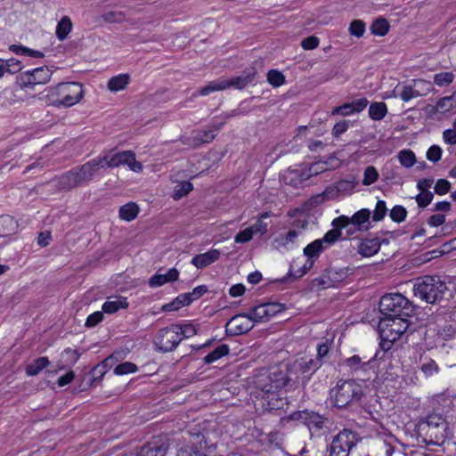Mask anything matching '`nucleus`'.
Returning <instances> with one entry per match:
<instances>
[{
	"mask_svg": "<svg viewBox=\"0 0 456 456\" xmlns=\"http://www.w3.org/2000/svg\"><path fill=\"white\" fill-rule=\"evenodd\" d=\"M119 166H127L131 171L135 173H140L142 170V163L135 159V155L133 151L110 152L103 157H98L78 168H74L65 173L60 177L59 183L61 189L69 190L97 178L109 167Z\"/></svg>",
	"mask_w": 456,
	"mask_h": 456,
	"instance_id": "nucleus-1",
	"label": "nucleus"
},
{
	"mask_svg": "<svg viewBox=\"0 0 456 456\" xmlns=\"http://www.w3.org/2000/svg\"><path fill=\"white\" fill-rule=\"evenodd\" d=\"M415 429L426 444L441 445L447 437L448 424L442 414L433 412L419 419Z\"/></svg>",
	"mask_w": 456,
	"mask_h": 456,
	"instance_id": "nucleus-2",
	"label": "nucleus"
},
{
	"mask_svg": "<svg viewBox=\"0 0 456 456\" xmlns=\"http://www.w3.org/2000/svg\"><path fill=\"white\" fill-rule=\"evenodd\" d=\"M447 290L446 283L438 276L419 277L413 285L414 296L428 304H435L444 298Z\"/></svg>",
	"mask_w": 456,
	"mask_h": 456,
	"instance_id": "nucleus-3",
	"label": "nucleus"
},
{
	"mask_svg": "<svg viewBox=\"0 0 456 456\" xmlns=\"http://www.w3.org/2000/svg\"><path fill=\"white\" fill-rule=\"evenodd\" d=\"M51 104L55 107H72L85 96L82 84L78 82L60 83L47 89Z\"/></svg>",
	"mask_w": 456,
	"mask_h": 456,
	"instance_id": "nucleus-4",
	"label": "nucleus"
},
{
	"mask_svg": "<svg viewBox=\"0 0 456 456\" xmlns=\"http://www.w3.org/2000/svg\"><path fill=\"white\" fill-rule=\"evenodd\" d=\"M330 401L338 408H345L359 402L363 395L362 386L353 379L339 380L330 392Z\"/></svg>",
	"mask_w": 456,
	"mask_h": 456,
	"instance_id": "nucleus-5",
	"label": "nucleus"
},
{
	"mask_svg": "<svg viewBox=\"0 0 456 456\" xmlns=\"http://www.w3.org/2000/svg\"><path fill=\"white\" fill-rule=\"evenodd\" d=\"M379 309L380 317L411 316L414 312L413 305L399 293L383 296L379 300Z\"/></svg>",
	"mask_w": 456,
	"mask_h": 456,
	"instance_id": "nucleus-6",
	"label": "nucleus"
},
{
	"mask_svg": "<svg viewBox=\"0 0 456 456\" xmlns=\"http://www.w3.org/2000/svg\"><path fill=\"white\" fill-rule=\"evenodd\" d=\"M410 316L380 317L379 330L382 338L381 346L395 342L407 330Z\"/></svg>",
	"mask_w": 456,
	"mask_h": 456,
	"instance_id": "nucleus-7",
	"label": "nucleus"
},
{
	"mask_svg": "<svg viewBox=\"0 0 456 456\" xmlns=\"http://www.w3.org/2000/svg\"><path fill=\"white\" fill-rule=\"evenodd\" d=\"M178 330H181L180 324H171L160 329L153 338V344L157 350L162 353L175 350L183 340Z\"/></svg>",
	"mask_w": 456,
	"mask_h": 456,
	"instance_id": "nucleus-8",
	"label": "nucleus"
},
{
	"mask_svg": "<svg viewBox=\"0 0 456 456\" xmlns=\"http://www.w3.org/2000/svg\"><path fill=\"white\" fill-rule=\"evenodd\" d=\"M358 435L351 430L343 429L332 439L329 448V456H349L351 450L357 444Z\"/></svg>",
	"mask_w": 456,
	"mask_h": 456,
	"instance_id": "nucleus-9",
	"label": "nucleus"
},
{
	"mask_svg": "<svg viewBox=\"0 0 456 456\" xmlns=\"http://www.w3.org/2000/svg\"><path fill=\"white\" fill-rule=\"evenodd\" d=\"M255 78V72L232 77L230 79H218L211 81L208 85L200 89V95L206 96L216 91H222L228 87L242 89L251 84Z\"/></svg>",
	"mask_w": 456,
	"mask_h": 456,
	"instance_id": "nucleus-10",
	"label": "nucleus"
},
{
	"mask_svg": "<svg viewBox=\"0 0 456 456\" xmlns=\"http://www.w3.org/2000/svg\"><path fill=\"white\" fill-rule=\"evenodd\" d=\"M289 381L287 370L272 368L267 375H261L256 384L262 392H270L272 389L281 390Z\"/></svg>",
	"mask_w": 456,
	"mask_h": 456,
	"instance_id": "nucleus-11",
	"label": "nucleus"
},
{
	"mask_svg": "<svg viewBox=\"0 0 456 456\" xmlns=\"http://www.w3.org/2000/svg\"><path fill=\"white\" fill-rule=\"evenodd\" d=\"M350 274L348 268L330 267L325 269L319 277L312 281V287L316 289H325L338 286Z\"/></svg>",
	"mask_w": 456,
	"mask_h": 456,
	"instance_id": "nucleus-12",
	"label": "nucleus"
},
{
	"mask_svg": "<svg viewBox=\"0 0 456 456\" xmlns=\"http://www.w3.org/2000/svg\"><path fill=\"white\" fill-rule=\"evenodd\" d=\"M53 70L45 66L36 68L22 73L19 78L22 88H32L37 85H45L52 77Z\"/></svg>",
	"mask_w": 456,
	"mask_h": 456,
	"instance_id": "nucleus-13",
	"label": "nucleus"
},
{
	"mask_svg": "<svg viewBox=\"0 0 456 456\" xmlns=\"http://www.w3.org/2000/svg\"><path fill=\"white\" fill-rule=\"evenodd\" d=\"M254 327L248 314H239L232 316L226 323V331L232 336L246 334Z\"/></svg>",
	"mask_w": 456,
	"mask_h": 456,
	"instance_id": "nucleus-14",
	"label": "nucleus"
},
{
	"mask_svg": "<svg viewBox=\"0 0 456 456\" xmlns=\"http://www.w3.org/2000/svg\"><path fill=\"white\" fill-rule=\"evenodd\" d=\"M168 448L169 443L167 437H153L141 448L138 456H166Z\"/></svg>",
	"mask_w": 456,
	"mask_h": 456,
	"instance_id": "nucleus-15",
	"label": "nucleus"
},
{
	"mask_svg": "<svg viewBox=\"0 0 456 456\" xmlns=\"http://www.w3.org/2000/svg\"><path fill=\"white\" fill-rule=\"evenodd\" d=\"M224 124V122H220L212 125L208 129L193 131L191 136L187 138V143L196 147L202 143L210 142L216 137V133L221 129Z\"/></svg>",
	"mask_w": 456,
	"mask_h": 456,
	"instance_id": "nucleus-16",
	"label": "nucleus"
},
{
	"mask_svg": "<svg viewBox=\"0 0 456 456\" xmlns=\"http://www.w3.org/2000/svg\"><path fill=\"white\" fill-rule=\"evenodd\" d=\"M355 187V183L352 181L343 180L335 184L328 186L323 191V197L328 200L330 198L348 196Z\"/></svg>",
	"mask_w": 456,
	"mask_h": 456,
	"instance_id": "nucleus-17",
	"label": "nucleus"
},
{
	"mask_svg": "<svg viewBox=\"0 0 456 456\" xmlns=\"http://www.w3.org/2000/svg\"><path fill=\"white\" fill-rule=\"evenodd\" d=\"M434 115L450 117L456 113V99L453 95L440 98L432 109Z\"/></svg>",
	"mask_w": 456,
	"mask_h": 456,
	"instance_id": "nucleus-18",
	"label": "nucleus"
},
{
	"mask_svg": "<svg viewBox=\"0 0 456 456\" xmlns=\"http://www.w3.org/2000/svg\"><path fill=\"white\" fill-rule=\"evenodd\" d=\"M221 252L218 249L212 248L208 251L196 255L191 263L198 269L205 268L219 259Z\"/></svg>",
	"mask_w": 456,
	"mask_h": 456,
	"instance_id": "nucleus-19",
	"label": "nucleus"
},
{
	"mask_svg": "<svg viewBox=\"0 0 456 456\" xmlns=\"http://www.w3.org/2000/svg\"><path fill=\"white\" fill-rule=\"evenodd\" d=\"M380 240L379 238L363 239L358 242L357 252L363 257H370L379 252Z\"/></svg>",
	"mask_w": 456,
	"mask_h": 456,
	"instance_id": "nucleus-20",
	"label": "nucleus"
},
{
	"mask_svg": "<svg viewBox=\"0 0 456 456\" xmlns=\"http://www.w3.org/2000/svg\"><path fill=\"white\" fill-rule=\"evenodd\" d=\"M370 215L371 211L370 209L362 208L349 217V220L351 221V224L356 226L358 231L366 232L371 227Z\"/></svg>",
	"mask_w": 456,
	"mask_h": 456,
	"instance_id": "nucleus-21",
	"label": "nucleus"
},
{
	"mask_svg": "<svg viewBox=\"0 0 456 456\" xmlns=\"http://www.w3.org/2000/svg\"><path fill=\"white\" fill-rule=\"evenodd\" d=\"M178 277V270L176 268H171L166 273H157L152 275L149 280V285L151 288L159 287L167 282L177 281Z\"/></svg>",
	"mask_w": 456,
	"mask_h": 456,
	"instance_id": "nucleus-22",
	"label": "nucleus"
},
{
	"mask_svg": "<svg viewBox=\"0 0 456 456\" xmlns=\"http://www.w3.org/2000/svg\"><path fill=\"white\" fill-rule=\"evenodd\" d=\"M451 204L449 201H438L434 208V210L440 213L432 215L428 221V224L433 227H438L445 221L444 213L450 211Z\"/></svg>",
	"mask_w": 456,
	"mask_h": 456,
	"instance_id": "nucleus-23",
	"label": "nucleus"
},
{
	"mask_svg": "<svg viewBox=\"0 0 456 456\" xmlns=\"http://www.w3.org/2000/svg\"><path fill=\"white\" fill-rule=\"evenodd\" d=\"M305 169H288L282 175V182L286 184H289L292 187H298L302 183L308 180L305 178Z\"/></svg>",
	"mask_w": 456,
	"mask_h": 456,
	"instance_id": "nucleus-24",
	"label": "nucleus"
},
{
	"mask_svg": "<svg viewBox=\"0 0 456 456\" xmlns=\"http://www.w3.org/2000/svg\"><path fill=\"white\" fill-rule=\"evenodd\" d=\"M128 307L126 297H111L103 303L102 310L103 313L112 314L120 309H126Z\"/></svg>",
	"mask_w": 456,
	"mask_h": 456,
	"instance_id": "nucleus-25",
	"label": "nucleus"
},
{
	"mask_svg": "<svg viewBox=\"0 0 456 456\" xmlns=\"http://www.w3.org/2000/svg\"><path fill=\"white\" fill-rule=\"evenodd\" d=\"M263 393V398L266 401L268 409L279 410L286 404L284 398L281 395V390L272 389L270 392Z\"/></svg>",
	"mask_w": 456,
	"mask_h": 456,
	"instance_id": "nucleus-26",
	"label": "nucleus"
},
{
	"mask_svg": "<svg viewBox=\"0 0 456 456\" xmlns=\"http://www.w3.org/2000/svg\"><path fill=\"white\" fill-rule=\"evenodd\" d=\"M336 161L334 158H330L327 161H317L308 167L307 169H305V178H310L314 175H318L323 172L328 171L330 168L335 167L331 162Z\"/></svg>",
	"mask_w": 456,
	"mask_h": 456,
	"instance_id": "nucleus-27",
	"label": "nucleus"
},
{
	"mask_svg": "<svg viewBox=\"0 0 456 456\" xmlns=\"http://www.w3.org/2000/svg\"><path fill=\"white\" fill-rule=\"evenodd\" d=\"M130 80L128 74H118L109 79L107 87L110 92L117 93L124 90L130 83Z\"/></svg>",
	"mask_w": 456,
	"mask_h": 456,
	"instance_id": "nucleus-28",
	"label": "nucleus"
},
{
	"mask_svg": "<svg viewBox=\"0 0 456 456\" xmlns=\"http://www.w3.org/2000/svg\"><path fill=\"white\" fill-rule=\"evenodd\" d=\"M299 232L297 230H289L286 234L279 235L275 240V247L278 249L289 248L294 245L298 237Z\"/></svg>",
	"mask_w": 456,
	"mask_h": 456,
	"instance_id": "nucleus-29",
	"label": "nucleus"
},
{
	"mask_svg": "<svg viewBox=\"0 0 456 456\" xmlns=\"http://www.w3.org/2000/svg\"><path fill=\"white\" fill-rule=\"evenodd\" d=\"M18 229L16 220L11 216H0V237H6L14 233Z\"/></svg>",
	"mask_w": 456,
	"mask_h": 456,
	"instance_id": "nucleus-30",
	"label": "nucleus"
},
{
	"mask_svg": "<svg viewBox=\"0 0 456 456\" xmlns=\"http://www.w3.org/2000/svg\"><path fill=\"white\" fill-rule=\"evenodd\" d=\"M332 226H338L340 231L345 230L346 237L354 236L356 232H359L356 226L351 224L349 217L346 216H340L332 221Z\"/></svg>",
	"mask_w": 456,
	"mask_h": 456,
	"instance_id": "nucleus-31",
	"label": "nucleus"
},
{
	"mask_svg": "<svg viewBox=\"0 0 456 456\" xmlns=\"http://www.w3.org/2000/svg\"><path fill=\"white\" fill-rule=\"evenodd\" d=\"M433 178H426L419 180L417 183L419 194L416 197L415 200H433L434 194L430 191L431 187L433 186Z\"/></svg>",
	"mask_w": 456,
	"mask_h": 456,
	"instance_id": "nucleus-32",
	"label": "nucleus"
},
{
	"mask_svg": "<svg viewBox=\"0 0 456 456\" xmlns=\"http://www.w3.org/2000/svg\"><path fill=\"white\" fill-rule=\"evenodd\" d=\"M73 28L72 22L68 16H63L56 26L55 35L57 38L63 41L67 38Z\"/></svg>",
	"mask_w": 456,
	"mask_h": 456,
	"instance_id": "nucleus-33",
	"label": "nucleus"
},
{
	"mask_svg": "<svg viewBox=\"0 0 456 456\" xmlns=\"http://www.w3.org/2000/svg\"><path fill=\"white\" fill-rule=\"evenodd\" d=\"M325 420L326 419L318 413L307 411L304 425L307 426L309 429L314 428L315 430H321L324 427Z\"/></svg>",
	"mask_w": 456,
	"mask_h": 456,
	"instance_id": "nucleus-34",
	"label": "nucleus"
},
{
	"mask_svg": "<svg viewBox=\"0 0 456 456\" xmlns=\"http://www.w3.org/2000/svg\"><path fill=\"white\" fill-rule=\"evenodd\" d=\"M139 213V207L134 201H129L119 208V217L125 221L134 220Z\"/></svg>",
	"mask_w": 456,
	"mask_h": 456,
	"instance_id": "nucleus-35",
	"label": "nucleus"
},
{
	"mask_svg": "<svg viewBox=\"0 0 456 456\" xmlns=\"http://www.w3.org/2000/svg\"><path fill=\"white\" fill-rule=\"evenodd\" d=\"M387 113V107L383 102H375L370 105L369 116L372 120L379 121L383 119Z\"/></svg>",
	"mask_w": 456,
	"mask_h": 456,
	"instance_id": "nucleus-36",
	"label": "nucleus"
},
{
	"mask_svg": "<svg viewBox=\"0 0 456 456\" xmlns=\"http://www.w3.org/2000/svg\"><path fill=\"white\" fill-rule=\"evenodd\" d=\"M229 352H230V348H229L228 345H226V344L219 345L217 347H216L212 352L208 354L203 358V362L206 364L213 363V362L218 361L219 359H221L222 357L227 355L229 354Z\"/></svg>",
	"mask_w": 456,
	"mask_h": 456,
	"instance_id": "nucleus-37",
	"label": "nucleus"
},
{
	"mask_svg": "<svg viewBox=\"0 0 456 456\" xmlns=\"http://www.w3.org/2000/svg\"><path fill=\"white\" fill-rule=\"evenodd\" d=\"M49 363L50 362L47 357H39L26 367V373L28 376H36L48 366Z\"/></svg>",
	"mask_w": 456,
	"mask_h": 456,
	"instance_id": "nucleus-38",
	"label": "nucleus"
},
{
	"mask_svg": "<svg viewBox=\"0 0 456 456\" xmlns=\"http://www.w3.org/2000/svg\"><path fill=\"white\" fill-rule=\"evenodd\" d=\"M370 360L362 362L358 355H353L345 361L346 366L349 367L353 372L366 370L370 366Z\"/></svg>",
	"mask_w": 456,
	"mask_h": 456,
	"instance_id": "nucleus-39",
	"label": "nucleus"
},
{
	"mask_svg": "<svg viewBox=\"0 0 456 456\" xmlns=\"http://www.w3.org/2000/svg\"><path fill=\"white\" fill-rule=\"evenodd\" d=\"M400 164L405 168H411L417 163L414 152L411 150H402L397 153Z\"/></svg>",
	"mask_w": 456,
	"mask_h": 456,
	"instance_id": "nucleus-40",
	"label": "nucleus"
},
{
	"mask_svg": "<svg viewBox=\"0 0 456 456\" xmlns=\"http://www.w3.org/2000/svg\"><path fill=\"white\" fill-rule=\"evenodd\" d=\"M253 323L265 322L270 319L266 314V309L264 304L255 306L248 313Z\"/></svg>",
	"mask_w": 456,
	"mask_h": 456,
	"instance_id": "nucleus-41",
	"label": "nucleus"
},
{
	"mask_svg": "<svg viewBox=\"0 0 456 456\" xmlns=\"http://www.w3.org/2000/svg\"><path fill=\"white\" fill-rule=\"evenodd\" d=\"M322 363L317 359H309L295 364L302 374L313 373L321 367Z\"/></svg>",
	"mask_w": 456,
	"mask_h": 456,
	"instance_id": "nucleus-42",
	"label": "nucleus"
},
{
	"mask_svg": "<svg viewBox=\"0 0 456 456\" xmlns=\"http://www.w3.org/2000/svg\"><path fill=\"white\" fill-rule=\"evenodd\" d=\"M323 250V243L321 240H316L313 241L312 243L308 244L304 248V254L308 258L307 259H313L314 257H318L321 252Z\"/></svg>",
	"mask_w": 456,
	"mask_h": 456,
	"instance_id": "nucleus-43",
	"label": "nucleus"
},
{
	"mask_svg": "<svg viewBox=\"0 0 456 456\" xmlns=\"http://www.w3.org/2000/svg\"><path fill=\"white\" fill-rule=\"evenodd\" d=\"M389 24L386 19L380 18L373 21L370 26V31L373 35L383 37L387 34Z\"/></svg>",
	"mask_w": 456,
	"mask_h": 456,
	"instance_id": "nucleus-44",
	"label": "nucleus"
},
{
	"mask_svg": "<svg viewBox=\"0 0 456 456\" xmlns=\"http://www.w3.org/2000/svg\"><path fill=\"white\" fill-rule=\"evenodd\" d=\"M313 265L314 259H306L305 264L296 270L294 263L290 265L289 274L296 279L301 278L313 267Z\"/></svg>",
	"mask_w": 456,
	"mask_h": 456,
	"instance_id": "nucleus-45",
	"label": "nucleus"
},
{
	"mask_svg": "<svg viewBox=\"0 0 456 456\" xmlns=\"http://www.w3.org/2000/svg\"><path fill=\"white\" fill-rule=\"evenodd\" d=\"M138 370V367L136 364L130 362H125L123 363L118 364L114 368V374L121 376V375H126L130 373H134Z\"/></svg>",
	"mask_w": 456,
	"mask_h": 456,
	"instance_id": "nucleus-46",
	"label": "nucleus"
},
{
	"mask_svg": "<svg viewBox=\"0 0 456 456\" xmlns=\"http://www.w3.org/2000/svg\"><path fill=\"white\" fill-rule=\"evenodd\" d=\"M193 189L192 184L190 182H182L175 185L174 189V198L178 200L188 195Z\"/></svg>",
	"mask_w": 456,
	"mask_h": 456,
	"instance_id": "nucleus-47",
	"label": "nucleus"
},
{
	"mask_svg": "<svg viewBox=\"0 0 456 456\" xmlns=\"http://www.w3.org/2000/svg\"><path fill=\"white\" fill-rule=\"evenodd\" d=\"M267 81L273 86L279 87L285 83V77L277 69H271L267 73Z\"/></svg>",
	"mask_w": 456,
	"mask_h": 456,
	"instance_id": "nucleus-48",
	"label": "nucleus"
},
{
	"mask_svg": "<svg viewBox=\"0 0 456 456\" xmlns=\"http://www.w3.org/2000/svg\"><path fill=\"white\" fill-rule=\"evenodd\" d=\"M268 215L265 213L262 215V216L250 227L252 229V232L254 235H263L267 232L268 224L265 222V218H266Z\"/></svg>",
	"mask_w": 456,
	"mask_h": 456,
	"instance_id": "nucleus-49",
	"label": "nucleus"
},
{
	"mask_svg": "<svg viewBox=\"0 0 456 456\" xmlns=\"http://www.w3.org/2000/svg\"><path fill=\"white\" fill-rule=\"evenodd\" d=\"M379 176V175L376 167L369 166L364 170L362 183L364 185H370L378 180Z\"/></svg>",
	"mask_w": 456,
	"mask_h": 456,
	"instance_id": "nucleus-50",
	"label": "nucleus"
},
{
	"mask_svg": "<svg viewBox=\"0 0 456 456\" xmlns=\"http://www.w3.org/2000/svg\"><path fill=\"white\" fill-rule=\"evenodd\" d=\"M454 75L452 72H441L434 77V82L438 86H445L452 83Z\"/></svg>",
	"mask_w": 456,
	"mask_h": 456,
	"instance_id": "nucleus-51",
	"label": "nucleus"
},
{
	"mask_svg": "<svg viewBox=\"0 0 456 456\" xmlns=\"http://www.w3.org/2000/svg\"><path fill=\"white\" fill-rule=\"evenodd\" d=\"M419 95L420 94L411 85L403 86L399 94L400 98L406 102Z\"/></svg>",
	"mask_w": 456,
	"mask_h": 456,
	"instance_id": "nucleus-52",
	"label": "nucleus"
},
{
	"mask_svg": "<svg viewBox=\"0 0 456 456\" xmlns=\"http://www.w3.org/2000/svg\"><path fill=\"white\" fill-rule=\"evenodd\" d=\"M341 238H342V232L340 231V228L338 226H333V228L331 230L328 231L324 234L322 240V243L325 242L328 245H330Z\"/></svg>",
	"mask_w": 456,
	"mask_h": 456,
	"instance_id": "nucleus-53",
	"label": "nucleus"
},
{
	"mask_svg": "<svg viewBox=\"0 0 456 456\" xmlns=\"http://www.w3.org/2000/svg\"><path fill=\"white\" fill-rule=\"evenodd\" d=\"M389 216L394 222L402 223L406 218L407 211L403 206L396 205L390 210Z\"/></svg>",
	"mask_w": 456,
	"mask_h": 456,
	"instance_id": "nucleus-54",
	"label": "nucleus"
},
{
	"mask_svg": "<svg viewBox=\"0 0 456 456\" xmlns=\"http://www.w3.org/2000/svg\"><path fill=\"white\" fill-rule=\"evenodd\" d=\"M365 32V24L360 20H354L349 26V33L356 37H362Z\"/></svg>",
	"mask_w": 456,
	"mask_h": 456,
	"instance_id": "nucleus-55",
	"label": "nucleus"
},
{
	"mask_svg": "<svg viewBox=\"0 0 456 456\" xmlns=\"http://www.w3.org/2000/svg\"><path fill=\"white\" fill-rule=\"evenodd\" d=\"M442 154V148L439 145L434 144L427 151L426 157L430 162L436 163L441 159Z\"/></svg>",
	"mask_w": 456,
	"mask_h": 456,
	"instance_id": "nucleus-56",
	"label": "nucleus"
},
{
	"mask_svg": "<svg viewBox=\"0 0 456 456\" xmlns=\"http://www.w3.org/2000/svg\"><path fill=\"white\" fill-rule=\"evenodd\" d=\"M387 212V208L386 207V201H377L375 209L372 215V221L378 222L384 218Z\"/></svg>",
	"mask_w": 456,
	"mask_h": 456,
	"instance_id": "nucleus-57",
	"label": "nucleus"
},
{
	"mask_svg": "<svg viewBox=\"0 0 456 456\" xmlns=\"http://www.w3.org/2000/svg\"><path fill=\"white\" fill-rule=\"evenodd\" d=\"M420 370L426 377H430L438 372L439 367L434 360H429L421 364Z\"/></svg>",
	"mask_w": 456,
	"mask_h": 456,
	"instance_id": "nucleus-58",
	"label": "nucleus"
},
{
	"mask_svg": "<svg viewBox=\"0 0 456 456\" xmlns=\"http://www.w3.org/2000/svg\"><path fill=\"white\" fill-rule=\"evenodd\" d=\"M181 330H178V334L180 337H183V339L191 338L197 334L198 330L195 325L192 323H186L183 325H180Z\"/></svg>",
	"mask_w": 456,
	"mask_h": 456,
	"instance_id": "nucleus-59",
	"label": "nucleus"
},
{
	"mask_svg": "<svg viewBox=\"0 0 456 456\" xmlns=\"http://www.w3.org/2000/svg\"><path fill=\"white\" fill-rule=\"evenodd\" d=\"M264 305L269 319L283 312L285 309L284 305L279 303H266Z\"/></svg>",
	"mask_w": 456,
	"mask_h": 456,
	"instance_id": "nucleus-60",
	"label": "nucleus"
},
{
	"mask_svg": "<svg viewBox=\"0 0 456 456\" xmlns=\"http://www.w3.org/2000/svg\"><path fill=\"white\" fill-rule=\"evenodd\" d=\"M4 63L5 65L7 72L12 74L19 72L22 67L21 62L15 58L4 60Z\"/></svg>",
	"mask_w": 456,
	"mask_h": 456,
	"instance_id": "nucleus-61",
	"label": "nucleus"
},
{
	"mask_svg": "<svg viewBox=\"0 0 456 456\" xmlns=\"http://www.w3.org/2000/svg\"><path fill=\"white\" fill-rule=\"evenodd\" d=\"M451 188V183L446 179H439L435 184V192L439 196L445 195Z\"/></svg>",
	"mask_w": 456,
	"mask_h": 456,
	"instance_id": "nucleus-62",
	"label": "nucleus"
},
{
	"mask_svg": "<svg viewBox=\"0 0 456 456\" xmlns=\"http://www.w3.org/2000/svg\"><path fill=\"white\" fill-rule=\"evenodd\" d=\"M105 21L110 23H119L125 20V15L121 12H109L102 15Z\"/></svg>",
	"mask_w": 456,
	"mask_h": 456,
	"instance_id": "nucleus-63",
	"label": "nucleus"
},
{
	"mask_svg": "<svg viewBox=\"0 0 456 456\" xmlns=\"http://www.w3.org/2000/svg\"><path fill=\"white\" fill-rule=\"evenodd\" d=\"M443 141L448 145H456V129L447 128L443 132Z\"/></svg>",
	"mask_w": 456,
	"mask_h": 456,
	"instance_id": "nucleus-64",
	"label": "nucleus"
}]
</instances>
